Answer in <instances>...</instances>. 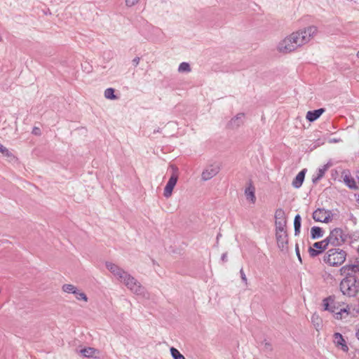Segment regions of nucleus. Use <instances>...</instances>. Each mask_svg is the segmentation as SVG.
<instances>
[{
  "label": "nucleus",
  "instance_id": "nucleus-20",
  "mask_svg": "<svg viewBox=\"0 0 359 359\" xmlns=\"http://www.w3.org/2000/svg\"><path fill=\"white\" fill-rule=\"evenodd\" d=\"M327 168V165H325L322 168H318L317 175L312 179L313 183H317L324 176Z\"/></svg>",
  "mask_w": 359,
  "mask_h": 359
},
{
  "label": "nucleus",
  "instance_id": "nucleus-10",
  "mask_svg": "<svg viewBox=\"0 0 359 359\" xmlns=\"http://www.w3.org/2000/svg\"><path fill=\"white\" fill-rule=\"evenodd\" d=\"M219 171V167L217 165H210L208 166L202 172L201 178L203 181H207L215 176Z\"/></svg>",
  "mask_w": 359,
  "mask_h": 359
},
{
  "label": "nucleus",
  "instance_id": "nucleus-43",
  "mask_svg": "<svg viewBox=\"0 0 359 359\" xmlns=\"http://www.w3.org/2000/svg\"><path fill=\"white\" fill-rule=\"evenodd\" d=\"M330 142H338V140H336V139H334V140H330Z\"/></svg>",
  "mask_w": 359,
  "mask_h": 359
},
{
  "label": "nucleus",
  "instance_id": "nucleus-1",
  "mask_svg": "<svg viewBox=\"0 0 359 359\" xmlns=\"http://www.w3.org/2000/svg\"><path fill=\"white\" fill-rule=\"evenodd\" d=\"M317 31L316 26H309L292 33L278 43V51L288 53L295 50L297 48L309 42Z\"/></svg>",
  "mask_w": 359,
  "mask_h": 359
},
{
  "label": "nucleus",
  "instance_id": "nucleus-34",
  "mask_svg": "<svg viewBox=\"0 0 359 359\" xmlns=\"http://www.w3.org/2000/svg\"><path fill=\"white\" fill-rule=\"evenodd\" d=\"M350 269H351V271L353 273V275H354L355 273L359 271V266L357 264H350Z\"/></svg>",
  "mask_w": 359,
  "mask_h": 359
},
{
  "label": "nucleus",
  "instance_id": "nucleus-12",
  "mask_svg": "<svg viewBox=\"0 0 359 359\" xmlns=\"http://www.w3.org/2000/svg\"><path fill=\"white\" fill-rule=\"evenodd\" d=\"M276 237L278 248L283 251L287 248L288 243L287 233L286 231L284 232H276Z\"/></svg>",
  "mask_w": 359,
  "mask_h": 359
},
{
  "label": "nucleus",
  "instance_id": "nucleus-42",
  "mask_svg": "<svg viewBox=\"0 0 359 359\" xmlns=\"http://www.w3.org/2000/svg\"><path fill=\"white\" fill-rule=\"evenodd\" d=\"M356 337H357L358 339L359 340V330L356 332Z\"/></svg>",
  "mask_w": 359,
  "mask_h": 359
},
{
  "label": "nucleus",
  "instance_id": "nucleus-28",
  "mask_svg": "<svg viewBox=\"0 0 359 359\" xmlns=\"http://www.w3.org/2000/svg\"><path fill=\"white\" fill-rule=\"evenodd\" d=\"M75 295V297L77 300H83L84 302H88V297L87 295L83 292L76 289L75 293L74 294Z\"/></svg>",
  "mask_w": 359,
  "mask_h": 359
},
{
  "label": "nucleus",
  "instance_id": "nucleus-7",
  "mask_svg": "<svg viewBox=\"0 0 359 359\" xmlns=\"http://www.w3.org/2000/svg\"><path fill=\"white\" fill-rule=\"evenodd\" d=\"M172 173L167 182L164 189L163 195L165 198H169L172 193L173 189L175 187L178 180V169L174 165H171Z\"/></svg>",
  "mask_w": 359,
  "mask_h": 359
},
{
  "label": "nucleus",
  "instance_id": "nucleus-30",
  "mask_svg": "<svg viewBox=\"0 0 359 359\" xmlns=\"http://www.w3.org/2000/svg\"><path fill=\"white\" fill-rule=\"evenodd\" d=\"M1 154L8 157L10 161H13L15 158V156L7 148H6Z\"/></svg>",
  "mask_w": 359,
  "mask_h": 359
},
{
  "label": "nucleus",
  "instance_id": "nucleus-3",
  "mask_svg": "<svg viewBox=\"0 0 359 359\" xmlns=\"http://www.w3.org/2000/svg\"><path fill=\"white\" fill-rule=\"evenodd\" d=\"M340 290L344 295L355 297L359 291V281L355 276L345 277L340 283Z\"/></svg>",
  "mask_w": 359,
  "mask_h": 359
},
{
  "label": "nucleus",
  "instance_id": "nucleus-23",
  "mask_svg": "<svg viewBox=\"0 0 359 359\" xmlns=\"http://www.w3.org/2000/svg\"><path fill=\"white\" fill-rule=\"evenodd\" d=\"M191 71L190 65L188 62H183L180 64L178 67V72H186L189 73Z\"/></svg>",
  "mask_w": 359,
  "mask_h": 359
},
{
  "label": "nucleus",
  "instance_id": "nucleus-18",
  "mask_svg": "<svg viewBox=\"0 0 359 359\" xmlns=\"http://www.w3.org/2000/svg\"><path fill=\"white\" fill-rule=\"evenodd\" d=\"M323 231L322 228L319 226H313L311 229V237L312 239H318L323 237Z\"/></svg>",
  "mask_w": 359,
  "mask_h": 359
},
{
  "label": "nucleus",
  "instance_id": "nucleus-35",
  "mask_svg": "<svg viewBox=\"0 0 359 359\" xmlns=\"http://www.w3.org/2000/svg\"><path fill=\"white\" fill-rule=\"evenodd\" d=\"M139 0H126V4L128 6H133L136 4Z\"/></svg>",
  "mask_w": 359,
  "mask_h": 359
},
{
  "label": "nucleus",
  "instance_id": "nucleus-45",
  "mask_svg": "<svg viewBox=\"0 0 359 359\" xmlns=\"http://www.w3.org/2000/svg\"><path fill=\"white\" fill-rule=\"evenodd\" d=\"M356 201L359 203V195L358 196V197L356 198Z\"/></svg>",
  "mask_w": 359,
  "mask_h": 359
},
{
  "label": "nucleus",
  "instance_id": "nucleus-29",
  "mask_svg": "<svg viewBox=\"0 0 359 359\" xmlns=\"http://www.w3.org/2000/svg\"><path fill=\"white\" fill-rule=\"evenodd\" d=\"M275 218H276V220L286 219L285 215V212L283 211V210L278 209L275 213Z\"/></svg>",
  "mask_w": 359,
  "mask_h": 359
},
{
  "label": "nucleus",
  "instance_id": "nucleus-24",
  "mask_svg": "<svg viewBox=\"0 0 359 359\" xmlns=\"http://www.w3.org/2000/svg\"><path fill=\"white\" fill-rule=\"evenodd\" d=\"M80 352L83 356L89 358L93 356L95 352V349L93 348L88 347L81 349Z\"/></svg>",
  "mask_w": 359,
  "mask_h": 359
},
{
  "label": "nucleus",
  "instance_id": "nucleus-31",
  "mask_svg": "<svg viewBox=\"0 0 359 359\" xmlns=\"http://www.w3.org/2000/svg\"><path fill=\"white\" fill-rule=\"evenodd\" d=\"M262 345L263 346V349L266 351H271L272 350L271 344L269 342L266 341V340L262 341Z\"/></svg>",
  "mask_w": 359,
  "mask_h": 359
},
{
  "label": "nucleus",
  "instance_id": "nucleus-37",
  "mask_svg": "<svg viewBox=\"0 0 359 359\" xmlns=\"http://www.w3.org/2000/svg\"><path fill=\"white\" fill-rule=\"evenodd\" d=\"M140 61V58L139 57H135L133 60L132 62H133V65H134L135 67H137V66L139 65Z\"/></svg>",
  "mask_w": 359,
  "mask_h": 359
},
{
  "label": "nucleus",
  "instance_id": "nucleus-25",
  "mask_svg": "<svg viewBox=\"0 0 359 359\" xmlns=\"http://www.w3.org/2000/svg\"><path fill=\"white\" fill-rule=\"evenodd\" d=\"M170 351L173 359H185V357L177 348L171 347Z\"/></svg>",
  "mask_w": 359,
  "mask_h": 359
},
{
  "label": "nucleus",
  "instance_id": "nucleus-33",
  "mask_svg": "<svg viewBox=\"0 0 359 359\" xmlns=\"http://www.w3.org/2000/svg\"><path fill=\"white\" fill-rule=\"evenodd\" d=\"M240 274H241V279H242L243 282L245 285H247V283H248V279H247V277H246V276H245V273H244V271H243V268H241V270H240Z\"/></svg>",
  "mask_w": 359,
  "mask_h": 359
},
{
  "label": "nucleus",
  "instance_id": "nucleus-32",
  "mask_svg": "<svg viewBox=\"0 0 359 359\" xmlns=\"http://www.w3.org/2000/svg\"><path fill=\"white\" fill-rule=\"evenodd\" d=\"M106 267L112 273L113 270L116 269L118 266L111 262H106Z\"/></svg>",
  "mask_w": 359,
  "mask_h": 359
},
{
  "label": "nucleus",
  "instance_id": "nucleus-19",
  "mask_svg": "<svg viewBox=\"0 0 359 359\" xmlns=\"http://www.w3.org/2000/svg\"><path fill=\"white\" fill-rule=\"evenodd\" d=\"M301 224H302V217L299 215H296L294 219V235L297 236L300 233L301 229Z\"/></svg>",
  "mask_w": 359,
  "mask_h": 359
},
{
  "label": "nucleus",
  "instance_id": "nucleus-13",
  "mask_svg": "<svg viewBox=\"0 0 359 359\" xmlns=\"http://www.w3.org/2000/svg\"><path fill=\"white\" fill-rule=\"evenodd\" d=\"M325 111V108H320L313 111H309L306 113V118L309 121L313 122L317 120Z\"/></svg>",
  "mask_w": 359,
  "mask_h": 359
},
{
  "label": "nucleus",
  "instance_id": "nucleus-26",
  "mask_svg": "<svg viewBox=\"0 0 359 359\" xmlns=\"http://www.w3.org/2000/svg\"><path fill=\"white\" fill-rule=\"evenodd\" d=\"M340 271H341V274L342 276H345L346 277L355 276V275H353V273L351 271V269H350L349 265H346V266H344L343 267H341L340 269Z\"/></svg>",
  "mask_w": 359,
  "mask_h": 359
},
{
  "label": "nucleus",
  "instance_id": "nucleus-17",
  "mask_svg": "<svg viewBox=\"0 0 359 359\" xmlns=\"http://www.w3.org/2000/svg\"><path fill=\"white\" fill-rule=\"evenodd\" d=\"M255 189L252 186V183L250 182L249 186L245 190V194L248 200H250L252 203L255 202Z\"/></svg>",
  "mask_w": 359,
  "mask_h": 359
},
{
  "label": "nucleus",
  "instance_id": "nucleus-39",
  "mask_svg": "<svg viewBox=\"0 0 359 359\" xmlns=\"http://www.w3.org/2000/svg\"><path fill=\"white\" fill-rule=\"evenodd\" d=\"M311 319H312V322L316 324V326H319V323H318V322H317V321H319V320H320V319L318 318V316H316L315 315H313V316H312V318H311Z\"/></svg>",
  "mask_w": 359,
  "mask_h": 359
},
{
  "label": "nucleus",
  "instance_id": "nucleus-48",
  "mask_svg": "<svg viewBox=\"0 0 359 359\" xmlns=\"http://www.w3.org/2000/svg\"><path fill=\"white\" fill-rule=\"evenodd\" d=\"M2 40L1 36L0 35V41Z\"/></svg>",
  "mask_w": 359,
  "mask_h": 359
},
{
  "label": "nucleus",
  "instance_id": "nucleus-27",
  "mask_svg": "<svg viewBox=\"0 0 359 359\" xmlns=\"http://www.w3.org/2000/svg\"><path fill=\"white\" fill-rule=\"evenodd\" d=\"M77 287L72 284H65L62 286V290L65 292L74 294Z\"/></svg>",
  "mask_w": 359,
  "mask_h": 359
},
{
  "label": "nucleus",
  "instance_id": "nucleus-46",
  "mask_svg": "<svg viewBox=\"0 0 359 359\" xmlns=\"http://www.w3.org/2000/svg\"><path fill=\"white\" fill-rule=\"evenodd\" d=\"M357 57H359V50L357 53Z\"/></svg>",
  "mask_w": 359,
  "mask_h": 359
},
{
  "label": "nucleus",
  "instance_id": "nucleus-36",
  "mask_svg": "<svg viewBox=\"0 0 359 359\" xmlns=\"http://www.w3.org/2000/svg\"><path fill=\"white\" fill-rule=\"evenodd\" d=\"M295 251H296V254L298 257V259L299 260L300 262H302V257L300 255V252H299V246L297 244L295 246Z\"/></svg>",
  "mask_w": 359,
  "mask_h": 359
},
{
  "label": "nucleus",
  "instance_id": "nucleus-38",
  "mask_svg": "<svg viewBox=\"0 0 359 359\" xmlns=\"http://www.w3.org/2000/svg\"><path fill=\"white\" fill-rule=\"evenodd\" d=\"M32 133L36 135H41V130H40V128H39L37 127H34V128L32 130Z\"/></svg>",
  "mask_w": 359,
  "mask_h": 359
},
{
  "label": "nucleus",
  "instance_id": "nucleus-5",
  "mask_svg": "<svg viewBox=\"0 0 359 359\" xmlns=\"http://www.w3.org/2000/svg\"><path fill=\"white\" fill-rule=\"evenodd\" d=\"M348 237L350 236L345 233L341 228H335L330 231L329 236L326 238L330 244L334 246H340L346 241Z\"/></svg>",
  "mask_w": 359,
  "mask_h": 359
},
{
  "label": "nucleus",
  "instance_id": "nucleus-22",
  "mask_svg": "<svg viewBox=\"0 0 359 359\" xmlns=\"http://www.w3.org/2000/svg\"><path fill=\"white\" fill-rule=\"evenodd\" d=\"M114 93L115 90L114 88H108L104 90V95L107 99L114 100L118 98L117 96L115 95Z\"/></svg>",
  "mask_w": 359,
  "mask_h": 359
},
{
  "label": "nucleus",
  "instance_id": "nucleus-8",
  "mask_svg": "<svg viewBox=\"0 0 359 359\" xmlns=\"http://www.w3.org/2000/svg\"><path fill=\"white\" fill-rule=\"evenodd\" d=\"M332 212L324 208H318L313 212V219L316 222L328 223L331 219Z\"/></svg>",
  "mask_w": 359,
  "mask_h": 359
},
{
  "label": "nucleus",
  "instance_id": "nucleus-6",
  "mask_svg": "<svg viewBox=\"0 0 359 359\" xmlns=\"http://www.w3.org/2000/svg\"><path fill=\"white\" fill-rule=\"evenodd\" d=\"M323 306L325 311H330L332 313H334L337 319L342 318V314H348L350 306L348 305L346 308L341 309L339 311H336V307L334 306V297L330 296L323 299Z\"/></svg>",
  "mask_w": 359,
  "mask_h": 359
},
{
  "label": "nucleus",
  "instance_id": "nucleus-16",
  "mask_svg": "<svg viewBox=\"0 0 359 359\" xmlns=\"http://www.w3.org/2000/svg\"><path fill=\"white\" fill-rule=\"evenodd\" d=\"M306 172V170L303 169L297 175L295 178L293 180L292 184L294 188L298 189L302 187L305 178Z\"/></svg>",
  "mask_w": 359,
  "mask_h": 359
},
{
  "label": "nucleus",
  "instance_id": "nucleus-2",
  "mask_svg": "<svg viewBox=\"0 0 359 359\" xmlns=\"http://www.w3.org/2000/svg\"><path fill=\"white\" fill-rule=\"evenodd\" d=\"M114 276L123 282L125 285L131 290L133 293L137 295H142L144 293V287L132 276L125 271L123 269L117 267L116 269L113 270Z\"/></svg>",
  "mask_w": 359,
  "mask_h": 359
},
{
  "label": "nucleus",
  "instance_id": "nucleus-11",
  "mask_svg": "<svg viewBox=\"0 0 359 359\" xmlns=\"http://www.w3.org/2000/svg\"><path fill=\"white\" fill-rule=\"evenodd\" d=\"M245 114L239 113L229 121L228 127L231 129L238 128L243 124Z\"/></svg>",
  "mask_w": 359,
  "mask_h": 359
},
{
  "label": "nucleus",
  "instance_id": "nucleus-15",
  "mask_svg": "<svg viewBox=\"0 0 359 359\" xmlns=\"http://www.w3.org/2000/svg\"><path fill=\"white\" fill-rule=\"evenodd\" d=\"M342 177L345 184L351 189H357L358 187L355 180L351 176L349 172H343Z\"/></svg>",
  "mask_w": 359,
  "mask_h": 359
},
{
  "label": "nucleus",
  "instance_id": "nucleus-4",
  "mask_svg": "<svg viewBox=\"0 0 359 359\" xmlns=\"http://www.w3.org/2000/svg\"><path fill=\"white\" fill-rule=\"evenodd\" d=\"M346 253L339 248L329 250L324 256V262L330 266H337L341 265L346 260Z\"/></svg>",
  "mask_w": 359,
  "mask_h": 359
},
{
  "label": "nucleus",
  "instance_id": "nucleus-40",
  "mask_svg": "<svg viewBox=\"0 0 359 359\" xmlns=\"http://www.w3.org/2000/svg\"><path fill=\"white\" fill-rule=\"evenodd\" d=\"M221 259L223 262H227V252H224L222 255Z\"/></svg>",
  "mask_w": 359,
  "mask_h": 359
},
{
  "label": "nucleus",
  "instance_id": "nucleus-21",
  "mask_svg": "<svg viewBox=\"0 0 359 359\" xmlns=\"http://www.w3.org/2000/svg\"><path fill=\"white\" fill-rule=\"evenodd\" d=\"M276 232H284L286 226V219L276 220L275 222Z\"/></svg>",
  "mask_w": 359,
  "mask_h": 359
},
{
  "label": "nucleus",
  "instance_id": "nucleus-14",
  "mask_svg": "<svg viewBox=\"0 0 359 359\" xmlns=\"http://www.w3.org/2000/svg\"><path fill=\"white\" fill-rule=\"evenodd\" d=\"M334 342L337 346H341L342 351L345 352L348 351V347L346 345L343 336L340 333L335 332L334 334Z\"/></svg>",
  "mask_w": 359,
  "mask_h": 359
},
{
  "label": "nucleus",
  "instance_id": "nucleus-41",
  "mask_svg": "<svg viewBox=\"0 0 359 359\" xmlns=\"http://www.w3.org/2000/svg\"><path fill=\"white\" fill-rule=\"evenodd\" d=\"M6 147H5L4 145H2L1 144H0V153H3L4 149H6Z\"/></svg>",
  "mask_w": 359,
  "mask_h": 359
},
{
  "label": "nucleus",
  "instance_id": "nucleus-44",
  "mask_svg": "<svg viewBox=\"0 0 359 359\" xmlns=\"http://www.w3.org/2000/svg\"><path fill=\"white\" fill-rule=\"evenodd\" d=\"M154 133H160V129H159V128H158L156 130H155L154 131Z\"/></svg>",
  "mask_w": 359,
  "mask_h": 359
},
{
  "label": "nucleus",
  "instance_id": "nucleus-47",
  "mask_svg": "<svg viewBox=\"0 0 359 359\" xmlns=\"http://www.w3.org/2000/svg\"><path fill=\"white\" fill-rule=\"evenodd\" d=\"M356 353H357V354L358 355V356H359V350H358V351H356Z\"/></svg>",
  "mask_w": 359,
  "mask_h": 359
},
{
  "label": "nucleus",
  "instance_id": "nucleus-9",
  "mask_svg": "<svg viewBox=\"0 0 359 359\" xmlns=\"http://www.w3.org/2000/svg\"><path fill=\"white\" fill-rule=\"evenodd\" d=\"M329 242L327 238L316 242L313 245V248L310 247L309 249V255L311 257H315L321 254L328 246Z\"/></svg>",
  "mask_w": 359,
  "mask_h": 359
}]
</instances>
